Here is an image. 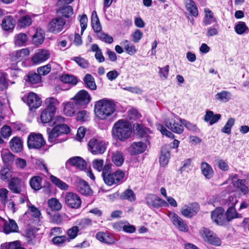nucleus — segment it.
<instances>
[{
    "instance_id": "f03ea898",
    "label": "nucleus",
    "mask_w": 249,
    "mask_h": 249,
    "mask_svg": "<svg viewBox=\"0 0 249 249\" xmlns=\"http://www.w3.org/2000/svg\"><path fill=\"white\" fill-rule=\"evenodd\" d=\"M112 137L116 141L124 142L128 140L132 133L130 122L125 119H120L116 122L112 128Z\"/></svg>"
},
{
    "instance_id": "603ef678",
    "label": "nucleus",
    "mask_w": 249,
    "mask_h": 249,
    "mask_svg": "<svg viewBox=\"0 0 249 249\" xmlns=\"http://www.w3.org/2000/svg\"><path fill=\"white\" fill-rule=\"evenodd\" d=\"M1 155L3 162L6 164L11 163L15 160V155L8 150L3 151Z\"/></svg>"
},
{
    "instance_id": "c9c22d12",
    "label": "nucleus",
    "mask_w": 249,
    "mask_h": 249,
    "mask_svg": "<svg viewBox=\"0 0 249 249\" xmlns=\"http://www.w3.org/2000/svg\"><path fill=\"white\" fill-rule=\"evenodd\" d=\"M202 174L207 179H210L213 177V171L211 166L206 162H202L201 164Z\"/></svg>"
},
{
    "instance_id": "473e14b6",
    "label": "nucleus",
    "mask_w": 249,
    "mask_h": 249,
    "mask_svg": "<svg viewBox=\"0 0 249 249\" xmlns=\"http://www.w3.org/2000/svg\"><path fill=\"white\" fill-rule=\"evenodd\" d=\"M221 115L219 114H214L211 110H207L204 117V120L206 122H209L210 125L217 123L221 118Z\"/></svg>"
},
{
    "instance_id": "3c124183",
    "label": "nucleus",
    "mask_w": 249,
    "mask_h": 249,
    "mask_svg": "<svg viewBox=\"0 0 249 249\" xmlns=\"http://www.w3.org/2000/svg\"><path fill=\"white\" fill-rule=\"evenodd\" d=\"M238 202V200L235 196H230L227 199L222 201V205L225 207L234 208Z\"/></svg>"
},
{
    "instance_id": "a211bd4d",
    "label": "nucleus",
    "mask_w": 249,
    "mask_h": 249,
    "mask_svg": "<svg viewBox=\"0 0 249 249\" xmlns=\"http://www.w3.org/2000/svg\"><path fill=\"white\" fill-rule=\"evenodd\" d=\"M69 165L75 167L80 170H84L87 167V163L85 160L80 157L76 156L71 158L66 163V168L69 169Z\"/></svg>"
},
{
    "instance_id": "5fc2aeb1",
    "label": "nucleus",
    "mask_w": 249,
    "mask_h": 249,
    "mask_svg": "<svg viewBox=\"0 0 249 249\" xmlns=\"http://www.w3.org/2000/svg\"><path fill=\"white\" fill-rule=\"evenodd\" d=\"M123 44L125 51L129 55H133L137 52V49L135 46L131 44L128 40H124Z\"/></svg>"
},
{
    "instance_id": "a19ab883",
    "label": "nucleus",
    "mask_w": 249,
    "mask_h": 249,
    "mask_svg": "<svg viewBox=\"0 0 249 249\" xmlns=\"http://www.w3.org/2000/svg\"><path fill=\"white\" fill-rule=\"evenodd\" d=\"M232 181L234 182V186L238 188L244 195L248 194L249 192V188L246 185L245 179L233 178Z\"/></svg>"
},
{
    "instance_id": "a18cd8bd",
    "label": "nucleus",
    "mask_w": 249,
    "mask_h": 249,
    "mask_svg": "<svg viewBox=\"0 0 249 249\" xmlns=\"http://www.w3.org/2000/svg\"><path fill=\"white\" fill-rule=\"evenodd\" d=\"M112 161L116 166H121L124 161L123 153L119 151L114 152L112 155Z\"/></svg>"
},
{
    "instance_id": "bb28decb",
    "label": "nucleus",
    "mask_w": 249,
    "mask_h": 249,
    "mask_svg": "<svg viewBox=\"0 0 249 249\" xmlns=\"http://www.w3.org/2000/svg\"><path fill=\"white\" fill-rule=\"evenodd\" d=\"M199 210L197 203L192 204L191 206H186L181 210V213L186 217L191 218L196 214Z\"/></svg>"
},
{
    "instance_id": "37998d69",
    "label": "nucleus",
    "mask_w": 249,
    "mask_h": 249,
    "mask_svg": "<svg viewBox=\"0 0 249 249\" xmlns=\"http://www.w3.org/2000/svg\"><path fill=\"white\" fill-rule=\"evenodd\" d=\"M234 30L238 35L248 34L249 32V28L243 21L237 22L235 25Z\"/></svg>"
},
{
    "instance_id": "f3484780",
    "label": "nucleus",
    "mask_w": 249,
    "mask_h": 249,
    "mask_svg": "<svg viewBox=\"0 0 249 249\" xmlns=\"http://www.w3.org/2000/svg\"><path fill=\"white\" fill-rule=\"evenodd\" d=\"M75 187L77 191L82 195L87 196L92 195L93 192L88 183L80 178L76 179Z\"/></svg>"
},
{
    "instance_id": "680f3d73",
    "label": "nucleus",
    "mask_w": 249,
    "mask_h": 249,
    "mask_svg": "<svg viewBox=\"0 0 249 249\" xmlns=\"http://www.w3.org/2000/svg\"><path fill=\"white\" fill-rule=\"evenodd\" d=\"M67 240L70 241L66 236H57L52 239V242L54 245L60 247L63 246Z\"/></svg>"
},
{
    "instance_id": "4c0bfd02",
    "label": "nucleus",
    "mask_w": 249,
    "mask_h": 249,
    "mask_svg": "<svg viewBox=\"0 0 249 249\" xmlns=\"http://www.w3.org/2000/svg\"><path fill=\"white\" fill-rule=\"evenodd\" d=\"M185 7L191 15L196 17L198 15V11L195 1L193 0H185Z\"/></svg>"
},
{
    "instance_id": "4be33fe9",
    "label": "nucleus",
    "mask_w": 249,
    "mask_h": 249,
    "mask_svg": "<svg viewBox=\"0 0 249 249\" xmlns=\"http://www.w3.org/2000/svg\"><path fill=\"white\" fill-rule=\"evenodd\" d=\"M53 126L52 129L49 127L47 128L46 131L48 136V142L50 143H57L65 141L67 138L59 139V137L60 135L57 131V128H55L54 126Z\"/></svg>"
},
{
    "instance_id": "2f4dec72",
    "label": "nucleus",
    "mask_w": 249,
    "mask_h": 249,
    "mask_svg": "<svg viewBox=\"0 0 249 249\" xmlns=\"http://www.w3.org/2000/svg\"><path fill=\"white\" fill-rule=\"evenodd\" d=\"M170 158V151L166 146H163L161 149V154L159 158L160 166L164 167L167 165Z\"/></svg>"
},
{
    "instance_id": "13d9d810",
    "label": "nucleus",
    "mask_w": 249,
    "mask_h": 249,
    "mask_svg": "<svg viewBox=\"0 0 249 249\" xmlns=\"http://www.w3.org/2000/svg\"><path fill=\"white\" fill-rule=\"evenodd\" d=\"M77 224L80 229H86L92 225V220L89 218H84L77 221Z\"/></svg>"
},
{
    "instance_id": "393cba45",
    "label": "nucleus",
    "mask_w": 249,
    "mask_h": 249,
    "mask_svg": "<svg viewBox=\"0 0 249 249\" xmlns=\"http://www.w3.org/2000/svg\"><path fill=\"white\" fill-rule=\"evenodd\" d=\"M134 133L141 138H147L151 130L142 124L135 123L133 124Z\"/></svg>"
},
{
    "instance_id": "09e8293b",
    "label": "nucleus",
    "mask_w": 249,
    "mask_h": 249,
    "mask_svg": "<svg viewBox=\"0 0 249 249\" xmlns=\"http://www.w3.org/2000/svg\"><path fill=\"white\" fill-rule=\"evenodd\" d=\"M122 199L127 200L133 202L136 200V195L133 191L130 189L125 190L120 196Z\"/></svg>"
},
{
    "instance_id": "b1692460",
    "label": "nucleus",
    "mask_w": 249,
    "mask_h": 249,
    "mask_svg": "<svg viewBox=\"0 0 249 249\" xmlns=\"http://www.w3.org/2000/svg\"><path fill=\"white\" fill-rule=\"evenodd\" d=\"M96 239L102 243L111 245L116 242V239L111 233L104 232H98L96 234Z\"/></svg>"
},
{
    "instance_id": "72a5a7b5",
    "label": "nucleus",
    "mask_w": 249,
    "mask_h": 249,
    "mask_svg": "<svg viewBox=\"0 0 249 249\" xmlns=\"http://www.w3.org/2000/svg\"><path fill=\"white\" fill-rule=\"evenodd\" d=\"M84 86L91 90H95L97 89L94 78L90 74L87 73L83 78Z\"/></svg>"
},
{
    "instance_id": "f257e3e1",
    "label": "nucleus",
    "mask_w": 249,
    "mask_h": 249,
    "mask_svg": "<svg viewBox=\"0 0 249 249\" xmlns=\"http://www.w3.org/2000/svg\"><path fill=\"white\" fill-rule=\"evenodd\" d=\"M72 101L67 103L64 107V112L67 116H73L77 109L84 108L90 102L91 97L85 89L79 91L71 99Z\"/></svg>"
},
{
    "instance_id": "58836bf2",
    "label": "nucleus",
    "mask_w": 249,
    "mask_h": 249,
    "mask_svg": "<svg viewBox=\"0 0 249 249\" xmlns=\"http://www.w3.org/2000/svg\"><path fill=\"white\" fill-rule=\"evenodd\" d=\"M42 178L39 176H34L31 178L29 181L30 185L35 191H37L42 187L41 183Z\"/></svg>"
},
{
    "instance_id": "c85d7f7f",
    "label": "nucleus",
    "mask_w": 249,
    "mask_h": 249,
    "mask_svg": "<svg viewBox=\"0 0 249 249\" xmlns=\"http://www.w3.org/2000/svg\"><path fill=\"white\" fill-rule=\"evenodd\" d=\"M18 230V226L14 220L9 219L8 221H5L4 222L3 230L6 234L17 232Z\"/></svg>"
},
{
    "instance_id": "5701e85b",
    "label": "nucleus",
    "mask_w": 249,
    "mask_h": 249,
    "mask_svg": "<svg viewBox=\"0 0 249 249\" xmlns=\"http://www.w3.org/2000/svg\"><path fill=\"white\" fill-rule=\"evenodd\" d=\"M59 8L56 10L58 14L61 15V17L68 18V23H71L72 20L71 16L73 14V9L71 6L70 5H62L58 6Z\"/></svg>"
},
{
    "instance_id": "c756f323",
    "label": "nucleus",
    "mask_w": 249,
    "mask_h": 249,
    "mask_svg": "<svg viewBox=\"0 0 249 249\" xmlns=\"http://www.w3.org/2000/svg\"><path fill=\"white\" fill-rule=\"evenodd\" d=\"M16 22L11 16H8L3 19L1 27L4 31H8L13 30L15 27Z\"/></svg>"
},
{
    "instance_id": "20e7f679",
    "label": "nucleus",
    "mask_w": 249,
    "mask_h": 249,
    "mask_svg": "<svg viewBox=\"0 0 249 249\" xmlns=\"http://www.w3.org/2000/svg\"><path fill=\"white\" fill-rule=\"evenodd\" d=\"M116 106L114 102L107 98L96 101L94 105V112L100 120H106L115 111Z\"/></svg>"
},
{
    "instance_id": "7c9ffc66",
    "label": "nucleus",
    "mask_w": 249,
    "mask_h": 249,
    "mask_svg": "<svg viewBox=\"0 0 249 249\" xmlns=\"http://www.w3.org/2000/svg\"><path fill=\"white\" fill-rule=\"evenodd\" d=\"M11 149L15 153L20 152L23 149L21 139L18 137L13 138L9 142Z\"/></svg>"
},
{
    "instance_id": "79ce46f5",
    "label": "nucleus",
    "mask_w": 249,
    "mask_h": 249,
    "mask_svg": "<svg viewBox=\"0 0 249 249\" xmlns=\"http://www.w3.org/2000/svg\"><path fill=\"white\" fill-rule=\"evenodd\" d=\"M32 22V19L29 15L21 17L17 22L18 26L20 28H24L29 26Z\"/></svg>"
},
{
    "instance_id": "9b49d317",
    "label": "nucleus",
    "mask_w": 249,
    "mask_h": 249,
    "mask_svg": "<svg viewBox=\"0 0 249 249\" xmlns=\"http://www.w3.org/2000/svg\"><path fill=\"white\" fill-rule=\"evenodd\" d=\"M65 202L69 208L77 209L81 207L82 201L77 194L68 192L65 197Z\"/></svg>"
},
{
    "instance_id": "052dcab7",
    "label": "nucleus",
    "mask_w": 249,
    "mask_h": 249,
    "mask_svg": "<svg viewBox=\"0 0 249 249\" xmlns=\"http://www.w3.org/2000/svg\"><path fill=\"white\" fill-rule=\"evenodd\" d=\"M71 60L74 61L80 67L83 69H86L89 66V63L88 60L81 57H73Z\"/></svg>"
},
{
    "instance_id": "9d476101",
    "label": "nucleus",
    "mask_w": 249,
    "mask_h": 249,
    "mask_svg": "<svg viewBox=\"0 0 249 249\" xmlns=\"http://www.w3.org/2000/svg\"><path fill=\"white\" fill-rule=\"evenodd\" d=\"M213 221L218 225L224 226L228 224L225 214V210L221 207H216L211 212Z\"/></svg>"
},
{
    "instance_id": "864d4df0",
    "label": "nucleus",
    "mask_w": 249,
    "mask_h": 249,
    "mask_svg": "<svg viewBox=\"0 0 249 249\" xmlns=\"http://www.w3.org/2000/svg\"><path fill=\"white\" fill-rule=\"evenodd\" d=\"M215 97V99L217 100L227 102L231 98V93L227 91L223 90L217 93Z\"/></svg>"
},
{
    "instance_id": "2eb2a0df",
    "label": "nucleus",
    "mask_w": 249,
    "mask_h": 249,
    "mask_svg": "<svg viewBox=\"0 0 249 249\" xmlns=\"http://www.w3.org/2000/svg\"><path fill=\"white\" fill-rule=\"evenodd\" d=\"M104 161L102 159H96L92 162L93 168L98 172H102V176L106 173L111 170L112 164L110 161L107 160L105 164H104Z\"/></svg>"
},
{
    "instance_id": "4468645a",
    "label": "nucleus",
    "mask_w": 249,
    "mask_h": 249,
    "mask_svg": "<svg viewBox=\"0 0 249 249\" xmlns=\"http://www.w3.org/2000/svg\"><path fill=\"white\" fill-rule=\"evenodd\" d=\"M163 123L166 127L174 133L180 134L184 131V127L182 124L176 122L174 118H167L164 119Z\"/></svg>"
},
{
    "instance_id": "c03bdc74",
    "label": "nucleus",
    "mask_w": 249,
    "mask_h": 249,
    "mask_svg": "<svg viewBox=\"0 0 249 249\" xmlns=\"http://www.w3.org/2000/svg\"><path fill=\"white\" fill-rule=\"evenodd\" d=\"M50 178L51 182L60 189L65 191L68 189L69 185L56 177L51 175Z\"/></svg>"
},
{
    "instance_id": "0e129e2a",
    "label": "nucleus",
    "mask_w": 249,
    "mask_h": 249,
    "mask_svg": "<svg viewBox=\"0 0 249 249\" xmlns=\"http://www.w3.org/2000/svg\"><path fill=\"white\" fill-rule=\"evenodd\" d=\"M20 244L19 241L12 242H6L0 245L1 249H16Z\"/></svg>"
},
{
    "instance_id": "cd10ccee",
    "label": "nucleus",
    "mask_w": 249,
    "mask_h": 249,
    "mask_svg": "<svg viewBox=\"0 0 249 249\" xmlns=\"http://www.w3.org/2000/svg\"><path fill=\"white\" fill-rule=\"evenodd\" d=\"M29 54L30 51L28 49H22L13 52L11 59L13 61L18 62L24 59Z\"/></svg>"
},
{
    "instance_id": "a878e982",
    "label": "nucleus",
    "mask_w": 249,
    "mask_h": 249,
    "mask_svg": "<svg viewBox=\"0 0 249 249\" xmlns=\"http://www.w3.org/2000/svg\"><path fill=\"white\" fill-rule=\"evenodd\" d=\"M146 148V144L142 142H133L128 148V151L131 155H136L144 152Z\"/></svg>"
},
{
    "instance_id": "6e6d98bb",
    "label": "nucleus",
    "mask_w": 249,
    "mask_h": 249,
    "mask_svg": "<svg viewBox=\"0 0 249 249\" xmlns=\"http://www.w3.org/2000/svg\"><path fill=\"white\" fill-rule=\"evenodd\" d=\"M60 80L64 83L76 85L77 83V79L75 76L68 74L61 75Z\"/></svg>"
},
{
    "instance_id": "de8ad7c7",
    "label": "nucleus",
    "mask_w": 249,
    "mask_h": 249,
    "mask_svg": "<svg viewBox=\"0 0 249 249\" xmlns=\"http://www.w3.org/2000/svg\"><path fill=\"white\" fill-rule=\"evenodd\" d=\"M48 205L52 211H58L62 208V205L56 198H52L48 201Z\"/></svg>"
},
{
    "instance_id": "8fccbe9b",
    "label": "nucleus",
    "mask_w": 249,
    "mask_h": 249,
    "mask_svg": "<svg viewBox=\"0 0 249 249\" xmlns=\"http://www.w3.org/2000/svg\"><path fill=\"white\" fill-rule=\"evenodd\" d=\"M179 120L182 124V125L184 126L188 130L194 132H197L199 131L196 124H193L184 119L179 118Z\"/></svg>"
},
{
    "instance_id": "49530a36",
    "label": "nucleus",
    "mask_w": 249,
    "mask_h": 249,
    "mask_svg": "<svg viewBox=\"0 0 249 249\" xmlns=\"http://www.w3.org/2000/svg\"><path fill=\"white\" fill-rule=\"evenodd\" d=\"M27 41V36L25 33L17 34L14 37V43L16 46L20 47L25 45Z\"/></svg>"
},
{
    "instance_id": "69168bd1",
    "label": "nucleus",
    "mask_w": 249,
    "mask_h": 249,
    "mask_svg": "<svg viewBox=\"0 0 249 249\" xmlns=\"http://www.w3.org/2000/svg\"><path fill=\"white\" fill-rule=\"evenodd\" d=\"M5 73H0V90H4L8 87V82L6 78Z\"/></svg>"
},
{
    "instance_id": "6e6552de",
    "label": "nucleus",
    "mask_w": 249,
    "mask_h": 249,
    "mask_svg": "<svg viewBox=\"0 0 249 249\" xmlns=\"http://www.w3.org/2000/svg\"><path fill=\"white\" fill-rule=\"evenodd\" d=\"M46 142L41 134L31 133L28 137L27 145L29 149H39L45 144Z\"/></svg>"
},
{
    "instance_id": "1a4fd4ad",
    "label": "nucleus",
    "mask_w": 249,
    "mask_h": 249,
    "mask_svg": "<svg viewBox=\"0 0 249 249\" xmlns=\"http://www.w3.org/2000/svg\"><path fill=\"white\" fill-rule=\"evenodd\" d=\"M22 100L26 103L30 110L36 109L41 105V100L39 96L33 92H29L22 97Z\"/></svg>"
},
{
    "instance_id": "7ed1b4c3",
    "label": "nucleus",
    "mask_w": 249,
    "mask_h": 249,
    "mask_svg": "<svg viewBox=\"0 0 249 249\" xmlns=\"http://www.w3.org/2000/svg\"><path fill=\"white\" fill-rule=\"evenodd\" d=\"M46 107L41 112L40 120L44 125L53 126L56 124V116L54 115L56 110V106L59 102L54 98L51 97L46 100Z\"/></svg>"
},
{
    "instance_id": "e433bc0d",
    "label": "nucleus",
    "mask_w": 249,
    "mask_h": 249,
    "mask_svg": "<svg viewBox=\"0 0 249 249\" xmlns=\"http://www.w3.org/2000/svg\"><path fill=\"white\" fill-rule=\"evenodd\" d=\"M25 81L31 85L39 83L41 81V76L36 72H29L27 75L24 77Z\"/></svg>"
},
{
    "instance_id": "412c9836",
    "label": "nucleus",
    "mask_w": 249,
    "mask_h": 249,
    "mask_svg": "<svg viewBox=\"0 0 249 249\" xmlns=\"http://www.w3.org/2000/svg\"><path fill=\"white\" fill-rule=\"evenodd\" d=\"M65 122V118L60 116H56L55 121L56 124H54L55 128H57V131L60 136L63 134H67L70 132L71 128L66 124H63Z\"/></svg>"
},
{
    "instance_id": "ddd939ff",
    "label": "nucleus",
    "mask_w": 249,
    "mask_h": 249,
    "mask_svg": "<svg viewBox=\"0 0 249 249\" xmlns=\"http://www.w3.org/2000/svg\"><path fill=\"white\" fill-rule=\"evenodd\" d=\"M66 20L59 16L53 19L48 24L49 31L54 34H57L61 31L64 26L66 24Z\"/></svg>"
},
{
    "instance_id": "f704fd0d",
    "label": "nucleus",
    "mask_w": 249,
    "mask_h": 249,
    "mask_svg": "<svg viewBox=\"0 0 249 249\" xmlns=\"http://www.w3.org/2000/svg\"><path fill=\"white\" fill-rule=\"evenodd\" d=\"M44 33L41 29H37L36 33L33 36V43L38 46L42 44L44 41Z\"/></svg>"
},
{
    "instance_id": "f8f14e48",
    "label": "nucleus",
    "mask_w": 249,
    "mask_h": 249,
    "mask_svg": "<svg viewBox=\"0 0 249 249\" xmlns=\"http://www.w3.org/2000/svg\"><path fill=\"white\" fill-rule=\"evenodd\" d=\"M145 200L146 204L151 208L158 209L162 207L168 206L167 202L156 195L148 194L145 197Z\"/></svg>"
},
{
    "instance_id": "ea45409f",
    "label": "nucleus",
    "mask_w": 249,
    "mask_h": 249,
    "mask_svg": "<svg viewBox=\"0 0 249 249\" xmlns=\"http://www.w3.org/2000/svg\"><path fill=\"white\" fill-rule=\"evenodd\" d=\"M225 214L228 224L235 218L241 217V214L237 213L235 207L228 208Z\"/></svg>"
},
{
    "instance_id": "bf43d9fd",
    "label": "nucleus",
    "mask_w": 249,
    "mask_h": 249,
    "mask_svg": "<svg viewBox=\"0 0 249 249\" xmlns=\"http://www.w3.org/2000/svg\"><path fill=\"white\" fill-rule=\"evenodd\" d=\"M12 176L11 172L7 167H3L0 171V178L1 180L5 181H9V178Z\"/></svg>"
},
{
    "instance_id": "e2e57ef3",
    "label": "nucleus",
    "mask_w": 249,
    "mask_h": 249,
    "mask_svg": "<svg viewBox=\"0 0 249 249\" xmlns=\"http://www.w3.org/2000/svg\"><path fill=\"white\" fill-rule=\"evenodd\" d=\"M157 129L159 130L162 135L166 136V137L170 138H174L175 135L172 133V132L167 130L163 124H158L157 125Z\"/></svg>"
},
{
    "instance_id": "423d86ee",
    "label": "nucleus",
    "mask_w": 249,
    "mask_h": 249,
    "mask_svg": "<svg viewBox=\"0 0 249 249\" xmlns=\"http://www.w3.org/2000/svg\"><path fill=\"white\" fill-rule=\"evenodd\" d=\"M107 148V144L105 141L93 138L90 140L88 143V149L92 155H101L105 153Z\"/></svg>"
},
{
    "instance_id": "4d7b16f0",
    "label": "nucleus",
    "mask_w": 249,
    "mask_h": 249,
    "mask_svg": "<svg viewBox=\"0 0 249 249\" xmlns=\"http://www.w3.org/2000/svg\"><path fill=\"white\" fill-rule=\"evenodd\" d=\"M235 122V119L233 118H230L226 122L225 126L221 129V132L228 135L231 133V128L233 126Z\"/></svg>"
},
{
    "instance_id": "6ab92c4d",
    "label": "nucleus",
    "mask_w": 249,
    "mask_h": 249,
    "mask_svg": "<svg viewBox=\"0 0 249 249\" xmlns=\"http://www.w3.org/2000/svg\"><path fill=\"white\" fill-rule=\"evenodd\" d=\"M50 56L48 50L38 49L32 57V61L34 64H38L47 60Z\"/></svg>"
},
{
    "instance_id": "338daca9",
    "label": "nucleus",
    "mask_w": 249,
    "mask_h": 249,
    "mask_svg": "<svg viewBox=\"0 0 249 249\" xmlns=\"http://www.w3.org/2000/svg\"><path fill=\"white\" fill-rule=\"evenodd\" d=\"M78 231L79 227L77 226H74L67 230V234L70 239H73L77 236Z\"/></svg>"
},
{
    "instance_id": "dca6fc26",
    "label": "nucleus",
    "mask_w": 249,
    "mask_h": 249,
    "mask_svg": "<svg viewBox=\"0 0 249 249\" xmlns=\"http://www.w3.org/2000/svg\"><path fill=\"white\" fill-rule=\"evenodd\" d=\"M24 187V183L21 179L18 177L12 178L9 181L8 187L13 193L19 194Z\"/></svg>"
},
{
    "instance_id": "0eeeda50",
    "label": "nucleus",
    "mask_w": 249,
    "mask_h": 249,
    "mask_svg": "<svg viewBox=\"0 0 249 249\" xmlns=\"http://www.w3.org/2000/svg\"><path fill=\"white\" fill-rule=\"evenodd\" d=\"M199 234L203 241L214 246H220L221 244L220 239L216 234L206 227H202L199 231Z\"/></svg>"
},
{
    "instance_id": "39448f33",
    "label": "nucleus",
    "mask_w": 249,
    "mask_h": 249,
    "mask_svg": "<svg viewBox=\"0 0 249 249\" xmlns=\"http://www.w3.org/2000/svg\"><path fill=\"white\" fill-rule=\"evenodd\" d=\"M125 173L122 170H117L111 172V170L106 173L102 177L105 183L108 186L118 185L123 182Z\"/></svg>"
},
{
    "instance_id": "aec40b11",
    "label": "nucleus",
    "mask_w": 249,
    "mask_h": 249,
    "mask_svg": "<svg viewBox=\"0 0 249 249\" xmlns=\"http://www.w3.org/2000/svg\"><path fill=\"white\" fill-rule=\"evenodd\" d=\"M170 217L174 225L180 231L183 232L188 231V226L177 214L174 212L171 213L170 214Z\"/></svg>"
},
{
    "instance_id": "774afa93",
    "label": "nucleus",
    "mask_w": 249,
    "mask_h": 249,
    "mask_svg": "<svg viewBox=\"0 0 249 249\" xmlns=\"http://www.w3.org/2000/svg\"><path fill=\"white\" fill-rule=\"evenodd\" d=\"M51 71V66L48 64L46 65L40 67L37 69L38 73L40 75H46Z\"/></svg>"
}]
</instances>
